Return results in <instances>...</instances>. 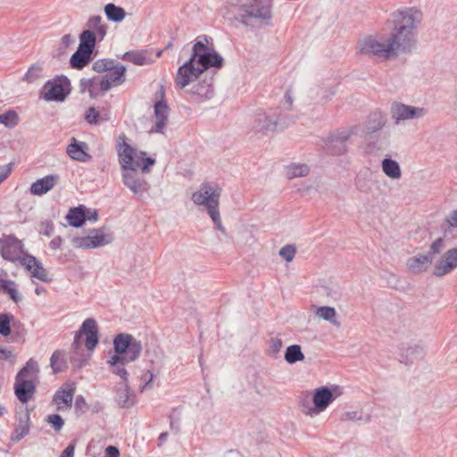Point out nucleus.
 Segmentation results:
<instances>
[{"instance_id":"obj_1","label":"nucleus","mask_w":457,"mask_h":457,"mask_svg":"<svg viewBox=\"0 0 457 457\" xmlns=\"http://www.w3.org/2000/svg\"><path fill=\"white\" fill-rule=\"evenodd\" d=\"M223 59L218 53L202 40H198L193 46L189 60L179 67L175 76V85L179 89H184L210 67L220 68Z\"/></svg>"},{"instance_id":"obj_2","label":"nucleus","mask_w":457,"mask_h":457,"mask_svg":"<svg viewBox=\"0 0 457 457\" xmlns=\"http://www.w3.org/2000/svg\"><path fill=\"white\" fill-rule=\"evenodd\" d=\"M117 154L123 170L124 184L135 194L140 195L143 184V157L128 142L124 134L117 138Z\"/></svg>"},{"instance_id":"obj_3","label":"nucleus","mask_w":457,"mask_h":457,"mask_svg":"<svg viewBox=\"0 0 457 457\" xmlns=\"http://www.w3.org/2000/svg\"><path fill=\"white\" fill-rule=\"evenodd\" d=\"M92 68L96 72H106V74L101 78L98 84L96 79L88 81V92L91 96L96 94L97 86L101 91L105 92L125 81L126 68L114 60H97L93 63Z\"/></svg>"},{"instance_id":"obj_4","label":"nucleus","mask_w":457,"mask_h":457,"mask_svg":"<svg viewBox=\"0 0 457 457\" xmlns=\"http://www.w3.org/2000/svg\"><path fill=\"white\" fill-rule=\"evenodd\" d=\"M221 187L213 182L202 183L199 188L192 194V201L198 206H204L207 213L213 221L215 228L222 234L226 229L222 225L219 211Z\"/></svg>"},{"instance_id":"obj_5","label":"nucleus","mask_w":457,"mask_h":457,"mask_svg":"<svg viewBox=\"0 0 457 457\" xmlns=\"http://www.w3.org/2000/svg\"><path fill=\"white\" fill-rule=\"evenodd\" d=\"M360 54L370 58L386 61L395 57L389 37L383 34H374L362 37L357 43Z\"/></svg>"},{"instance_id":"obj_6","label":"nucleus","mask_w":457,"mask_h":457,"mask_svg":"<svg viewBox=\"0 0 457 457\" xmlns=\"http://www.w3.org/2000/svg\"><path fill=\"white\" fill-rule=\"evenodd\" d=\"M39 372L36 361L29 359L18 372L14 383V394L21 403H27L36 392V379Z\"/></svg>"},{"instance_id":"obj_7","label":"nucleus","mask_w":457,"mask_h":457,"mask_svg":"<svg viewBox=\"0 0 457 457\" xmlns=\"http://www.w3.org/2000/svg\"><path fill=\"white\" fill-rule=\"evenodd\" d=\"M238 15L241 21L246 25L252 21H270L272 17L270 2V0H247L240 5Z\"/></svg>"},{"instance_id":"obj_8","label":"nucleus","mask_w":457,"mask_h":457,"mask_svg":"<svg viewBox=\"0 0 457 457\" xmlns=\"http://www.w3.org/2000/svg\"><path fill=\"white\" fill-rule=\"evenodd\" d=\"M115 354L112 355L108 363L116 364L118 361H133L141 352V345L134 340L129 334H119L113 341Z\"/></svg>"},{"instance_id":"obj_9","label":"nucleus","mask_w":457,"mask_h":457,"mask_svg":"<svg viewBox=\"0 0 457 457\" xmlns=\"http://www.w3.org/2000/svg\"><path fill=\"white\" fill-rule=\"evenodd\" d=\"M343 394L342 389L334 386L331 389L327 386L316 388L313 392V406H304L302 411L310 417H314L324 411L328 405Z\"/></svg>"},{"instance_id":"obj_10","label":"nucleus","mask_w":457,"mask_h":457,"mask_svg":"<svg viewBox=\"0 0 457 457\" xmlns=\"http://www.w3.org/2000/svg\"><path fill=\"white\" fill-rule=\"evenodd\" d=\"M170 108L165 100V89L162 85H158V88L154 95V113L155 122L154 125L148 130V134L159 133L163 135L164 129L167 126L168 116Z\"/></svg>"},{"instance_id":"obj_11","label":"nucleus","mask_w":457,"mask_h":457,"mask_svg":"<svg viewBox=\"0 0 457 457\" xmlns=\"http://www.w3.org/2000/svg\"><path fill=\"white\" fill-rule=\"evenodd\" d=\"M394 48L395 56L400 53H409L416 45V33L405 29L404 27H394L392 33L388 36Z\"/></svg>"},{"instance_id":"obj_12","label":"nucleus","mask_w":457,"mask_h":457,"mask_svg":"<svg viewBox=\"0 0 457 457\" xmlns=\"http://www.w3.org/2000/svg\"><path fill=\"white\" fill-rule=\"evenodd\" d=\"M389 111L390 117L396 126L405 121L420 119L425 115L424 108L408 105L397 101L391 104Z\"/></svg>"},{"instance_id":"obj_13","label":"nucleus","mask_w":457,"mask_h":457,"mask_svg":"<svg viewBox=\"0 0 457 457\" xmlns=\"http://www.w3.org/2000/svg\"><path fill=\"white\" fill-rule=\"evenodd\" d=\"M421 11L415 7H406L396 11L393 14L394 27H404L405 29L414 31L422 21Z\"/></svg>"},{"instance_id":"obj_14","label":"nucleus","mask_w":457,"mask_h":457,"mask_svg":"<svg viewBox=\"0 0 457 457\" xmlns=\"http://www.w3.org/2000/svg\"><path fill=\"white\" fill-rule=\"evenodd\" d=\"M113 240L112 235L104 228L94 229L87 237H75L74 245L81 249H92L106 245Z\"/></svg>"},{"instance_id":"obj_15","label":"nucleus","mask_w":457,"mask_h":457,"mask_svg":"<svg viewBox=\"0 0 457 457\" xmlns=\"http://www.w3.org/2000/svg\"><path fill=\"white\" fill-rule=\"evenodd\" d=\"M352 135V129H344L332 133L323 139L324 148L332 155H343L347 152V141Z\"/></svg>"},{"instance_id":"obj_16","label":"nucleus","mask_w":457,"mask_h":457,"mask_svg":"<svg viewBox=\"0 0 457 457\" xmlns=\"http://www.w3.org/2000/svg\"><path fill=\"white\" fill-rule=\"evenodd\" d=\"M86 335V342L85 345L89 350L92 351L98 344V327L96 321L94 319L88 318L84 320L80 330L75 335L74 341L72 343V347L75 350H79L81 348V335Z\"/></svg>"},{"instance_id":"obj_17","label":"nucleus","mask_w":457,"mask_h":457,"mask_svg":"<svg viewBox=\"0 0 457 457\" xmlns=\"http://www.w3.org/2000/svg\"><path fill=\"white\" fill-rule=\"evenodd\" d=\"M277 128L275 113L260 111L256 112L251 120V129L254 134L266 136L274 132Z\"/></svg>"},{"instance_id":"obj_18","label":"nucleus","mask_w":457,"mask_h":457,"mask_svg":"<svg viewBox=\"0 0 457 457\" xmlns=\"http://www.w3.org/2000/svg\"><path fill=\"white\" fill-rule=\"evenodd\" d=\"M65 84L68 86V82L61 79H55L48 80L41 90L43 98L47 101L62 102L69 94V89L65 88Z\"/></svg>"},{"instance_id":"obj_19","label":"nucleus","mask_w":457,"mask_h":457,"mask_svg":"<svg viewBox=\"0 0 457 457\" xmlns=\"http://www.w3.org/2000/svg\"><path fill=\"white\" fill-rule=\"evenodd\" d=\"M75 391L76 384L72 381H67L59 387L53 397L57 411H65L71 408Z\"/></svg>"},{"instance_id":"obj_20","label":"nucleus","mask_w":457,"mask_h":457,"mask_svg":"<svg viewBox=\"0 0 457 457\" xmlns=\"http://www.w3.org/2000/svg\"><path fill=\"white\" fill-rule=\"evenodd\" d=\"M0 252L4 259L21 262L23 253L21 241L13 236H7L0 238Z\"/></svg>"},{"instance_id":"obj_21","label":"nucleus","mask_w":457,"mask_h":457,"mask_svg":"<svg viewBox=\"0 0 457 457\" xmlns=\"http://www.w3.org/2000/svg\"><path fill=\"white\" fill-rule=\"evenodd\" d=\"M457 268V247L447 250L438 258L433 267V274L436 277H443Z\"/></svg>"},{"instance_id":"obj_22","label":"nucleus","mask_w":457,"mask_h":457,"mask_svg":"<svg viewBox=\"0 0 457 457\" xmlns=\"http://www.w3.org/2000/svg\"><path fill=\"white\" fill-rule=\"evenodd\" d=\"M189 94L191 95L193 101L198 104L212 99L214 96L212 79L210 78L209 79H203L202 81L193 85Z\"/></svg>"},{"instance_id":"obj_23","label":"nucleus","mask_w":457,"mask_h":457,"mask_svg":"<svg viewBox=\"0 0 457 457\" xmlns=\"http://www.w3.org/2000/svg\"><path fill=\"white\" fill-rule=\"evenodd\" d=\"M66 153L70 158L80 162L91 161L92 156L88 153V145L84 141H79L75 137L71 138L67 145Z\"/></svg>"},{"instance_id":"obj_24","label":"nucleus","mask_w":457,"mask_h":457,"mask_svg":"<svg viewBox=\"0 0 457 457\" xmlns=\"http://www.w3.org/2000/svg\"><path fill=\"white\" fill-rule=\"evenodd\" d=\"M21 264L23 265L30 273L31 277L43 282H50L51 278L48 273L34 256L26 254L21 259Z\"/></svg>"},{"instance_id":"obj_25","label":"nucleus","mask_w":457,"mask_h":457,"mask_svg":"<svg viewBox=\"0 0 457 457\" xmlns=\"http://www.w3.org/2000/svg\"><path fill=\"white\" fill-rule=\"evenodd\" d=\"M59 179L60 177L57 174L45 176L31 184L29 192L33 195H43L53 189Z\"/></svg>"},{"instance_id":"obj_26","label":"nucleus","mask_w":457,"mask_h":457,"mask_svg":"<svg viewBox=\"0 0 457 457\" xmlns=\"http://www.w3.org/2000/svg\"><path fill=\"white\" fill-rule=\"evenodd\" d=\"M432 256L428 254H418L408 259L406 265L410 271L420 274L428 270L432 264Z\"/></svg>"},{"instance_id":"obj_27","label":"nucleus","mask_w":457,"mask_h":457,"mask_svg":"<svg viewBox=\"0 0 457 457\" xmlns=\"http://www.w3.org/2000/svg\"><path fill=\"white\" fill-rule=\"evenodd\" d=\"M154 359H150L151 369L147 370V373L145 374V389H152L154 388V378L159 374L160 370L162 368V354L160 351H154Z\"/></svg>"},{"instance_id":"obj_28","label":"nucleus","mask_w":457,"mask_h":457,"mask_svg":"<svg viewBox=\"0 0 457 457\" xmlns=\"http://www.w3.org/2000/svg\"><path fill=\"white\" fill-rule=\"evenodd\" d=\"M30 429V419L29 413L26 411L24 413L20 415L18 425L11 436L12 441H20L25 436H27Z\"/></svg>"},{"instance_id":"obj_29","label":"nucleus","mask_w":457,"mask_h":457,"mask_svg":"<svg viewBox=\"0 0 457 457\" xmlns=\"http://www.w3.org/2000/svg\"><path fill=\"white\" fill-rule=\"evenodd\" d=\"M386 123V116L379 111L371 112L365 123L367 133H375L380 130Z\"/></svg>"},{"instance_id":"obj_30","label":"nucleus","mask_w":457,"mask_h":457,"mask_svg":"<svg viewBox=\"0 0 457 457\" xmlns=\"http://www.w3.org/2000/svg\"><path fill=\"white\" fill-rule=\"evenodd\" d=\"M91 55L92 54L88 51L78 47L77 51L71 57V66L79 70L86 67L91 60Z\"/></svg>"},{"instance_id":"obj_31","label":"nucleus","mask_w":457,"mask_h":457,"mask_svg":"<svg viewBox=\"0 0 457 457\" xmlns=\"http://www.w3.org/2000/svg\"><path fill=\"white\" fill-rule=\"evenodd\" d=\"M66 220L68 223L74 228L81 227L87 220L85 208L83 206H79L70 209L66 215Z\"/></svg>"},{"instance_id":"obj_32","label":"nucleus","mask_w":457,"mask_h":457,"mask_svg":"<svg viewBox=\"0 0 457 457\" xmlns=\"http://www.w3.org/2000/svg\"><path fill=\"white\" fill-rule=\"evenodd\" d=\"M381 168L383 172L392 179H399L402 177L399 163L391 158H385L381 162Z\"/></svg>"},{"instance_id":"obj_33","label":"nucleus","mask_w":457,"mask_h":457,"mask_svg":"<svg viewBox=\"0 0 457 457\" xmlns=\"http://www.w3.org/2000/svg\"><path fill=\"white\" fill-rule=\"evenodd\" d=\"M98 36L91 29L84 30L79 36V47L93 53Z\"/></svg>"},{"instance_id":"obj_34","label":"nucleus","mask_w":457,"mask_h":457,"mask_svg":"<svg viewBox=\"0 0 457 457\" xmlns=\"http://www.w3.org/2000/svg\"><path fill=\"white\" fill-rule=\"evenodd\" d=\"M87 27L98 36L99 40H103L106 35L107 26L103 23L102 17L99 15L90 17Z\"/></svg>"},{"instance_id":"obj_35","label":"nucleus","mask_w":457,"mask_h":457,"mask_svg":"<svg viewBox=\"0 0 457 457\" xmlns=\"http://www.w3.org/2000/svg\"><path fill=\"white\" fill-rule=\"evenodd\" d=\"M287 177L290 179L305 177L310 172V168L304 163H291L287 166Z\"/></svg>"},{"instance_id":"obj_36","label":"nucleus","mask_w":457,"mask_h":457,"mask_svg":"<svg viewBox=\"0 0 457 457\" xmlns=\"http://www.w3.org/2000/svg\"><path fill=\"white\" fill-rule=\"evenodd\" d=\"M104 12L109 21L120 22L126 15L125 10L114 4H107L104 6Z\"/></svg>"},{"instance_id":"obj_37","label":"nucleus","mask_w":457,"mask_h":457,"mask_svg":"<svg viewBox=\"0 0 457 457\" xmlns=\"http://www.w3.org/2000/svg\"><path fill=\"white\" fill-rule=\"evenodd\" d=\"M0 287L4 293L9 295L10 298L13 302L19 303L21 300V296L18 293L16 283L14 281L0 279Z\"/></svg>"},{"instance_id":"obj_38","label":"nucleus","mask_w":457,"mask_h":457,"mask_svg":"<svg viewBox=\"0 0 457 457\" xmlns=\"http://www.w3.org/2000/svg\"><path fill=\"white\" fill-rule=\"evenodd\" d=\"M285 360L290 364L303 361L304 354L301 350V346L299 345L288 346L285 353Z\"/></svg>"},{"instance_id":"obj_39","label":"nucleus","mask_w":457,"mask_h":457,"mask_svg":"<svg viewBox=\"0 0 457 457\" xmlns=\"http://www.w3.org/2000/svg\"><path fill=\"white\" fill-rule=\"evenodd\" d=\"M50 364L54 373L63 371L67 367L64 353L55 351L51 356Z\"/></svg>"},{"instance_id":"obj_40","label":"nucleus","mask_w":457,"mask_h":457,"mask_svg":"<svg viewBox=\"0 0 457 457\" xmlns=\"http://www.w3.org/2000/svg\"><path fill=\"white\" fill-rule=\"evenodd\" d=\"M288 111L284 108L278 114L275 113L277 127L279 126L281 129H285L295 123L296 115L288 113Z\"/></svg>"},{"instance_id":"obj_41","label":"nucleus","mask_w":457,"mask_h":457,"mask_svg":"<svg viewBox=\"0 0 457 457\" xmlns=\"http://www.w3.org/2000/svg\"><path fill=\"white\" fill-rule=\"evenodd\" d=\"M404 354L406 358V363L422 359L424 357L425 352L422 346L419 345H415L412 346H409L404 350Z\"/></svg>"},{"instance_id":"obj_42","label":"nucleus","mask_w":457,"mask_h":457,"mask_svg":"<svg viewBox=\"0 0 457 457\" xmlns=\"http://www.w3.org/2000/svg\"><path fill=\"white\" fill-rule=\"evenodd\" d=\"M85 120L90 125H98L109 120L107 116H101L95 107H89L85 113Z\"/></svg>"},{"instance_id":"obj_43","label":"nucleus","mask_w":457,"mask_h":457,"mask_svg":"<svg viewBox=\"0 0 457 457\" xmlns=\"http://www.w3.org/2000/svg\"><path fill=\"white\" fill-rule=\"evenodd\" d=\"M315 314L324 320L329 321L332 324H337L336 320V310L330 306H322L317 308Z\"/></svg>"},{"instance_id":"obj_44","label":"nucleus","mask_w":457,"mask_h":457,"mask_svg":"<svg viewBox=\"0 0 457 457\" xmlns=\"http://www.w3.org/2000/svg\"><path fill=\"white\" fill-rule=\"evenodd\" d=\"M341 420L343 421H363L368 422L370 420V416L363 415L362 411L360 410L348 411L342 414Z\"/></svg>"},{"instance_id":"obj_45","label":"nucleus","mask_w":457,"mask_h":457,"mask_svg":"<svg viewBox=\"0 0 457 457\" xmlns=\"http://www.w3.org/2000/svg\"><path fill=\"white\" fill-rule=\"evenodd\" d=\"M3 124L9 129L14 128L19 122V116L14 111H8L2 114Z\"/></svg>"},{"instance_id":"obj_46","label":"nucleus","mask_w":457,"mask_h":457,"mask_svg":"<svg viewBox=\"0 0 457 457\" xmlns=\"http://www.w3.org/2000/svg\"><path fill=\"white\" fill-rule=\"evenodd\" d=\"M121 59L136 65H143V54L139 51L127 52L122 55Z\"/></svg>"},{"instance_id":"obj_47","label":"nucleus","mask_w":457,"mask_h":457,"mask_svg":"<svg viewBox=\"0 0 457 457\" xmlns=\"http://www.w3.org/2000/svg\"><path fill=\"white\" fill-rule=\"evenodd\" d=\"M295 253L296 247L294 245H286L278 252L279 256L282 257L287 262L293 261Z\"/></svg>"},{"instance_id":"obj_48","label":"nucleus","mask_w":457,"mask_h":457,"mask_svg":"<svg viewBox=\"0 0 457 457\" xmlns=\"http://www.w3.org/2000/svg\"><path fill=\"white\" fill-rule=\"evenodd\" d=\"M46 422L53 426L55 432L62 430L64 421L59 414H51L46 417Z\"/></svg>"},{"instance_id":"obj_49","label":"nucleus","mask_w":457,"mask_h":457,"mask_svg":"<svg viewBox=\"0 0 457 457\" xmlns=\"http://www.w3.org/2000/svg\"><path fill=\"white\" fill-rule=\"evenodd\" d=\"M10 317L8 314L2 313L0 314V335L4 337H7L11 333L10 328Z\"/></svg>"},{"instance_id":"obj_50","label":"nucleus","mask_w":457,"mask_h":457,"mask_svg":"<svg viewBox=\"0 0 457 457\" xmlns=\"http://www.w3.org/2000/svg\"><path fill=\"white\" fill-rule=\"evenodd\" d=\"M129 362V361H118L116 364H112V363H109V364L112 368V372L120 376L121 378H123L125 380L126 377H127V371L124 369V365Z\"/></svg>"},{"instance_id":"obj_51","label":"nucleus","mask_w":457,"mask_h":457,"mask_svg":"<svg viewBox=\"0 0 457 457\" xmlns=\"http://www.w3.org/2000/svg\"><path fill=\"white\" fill-rule=\"evenodd\" d=\"M42 69L39 66H31L26 72L24 79L28 82H33L41 75Z\"/></svg>"},{"instance_id":"obj_52","label":"nucleus","mask_w":457,"mask_h":457,"mask_svg":"<svg viewBox=\"0 0 457 457\" xmlns=\"http://www.w3.org/2000/svg\"><path fill=\"white\" fill-rule=\"evenodd\" d=\"M74 408L77 415H81L87 410V403L82 395L76 397Z\"/></svg>"},{"instance_id":"obj_53","label":"nucleus","mask_w":457,"mask_h":457,"mask_svg":"<svg viewBox=\"0 0 457 457\" xmlns=\"http://www.w3.org/2000/svg\"><path fill=\"white\" fill-rule=\"evenodd\" d=\"M444 247V239L442 237H438L430 245L428 254L433 257L435 254L439 253Z\"/></svg>"},{"instance_id":"obj_54","label":"nucleus","mask_w":457,"mask_h":457,"mask_svg":"<svg viewBox=\"0 0 457 457\" xmlns=\"http://www.w3.org/2000/svg\"><path fill=\"white\" fill-rule=\"evenodd\" d=\"M12 170V163L0 166V184L3 183L11 175Z\"/></svg>"},{"instance_id":"obj_55","label":"nucleus","mask_w":457,"mask_h":457,"mask_svg":"<svg viewBox=\"0 0 457 457\" xmlns=\"http://www.w3.org/2000/svg\"><path fill=\"white\" fill-rule=\"evenodd\" d=\"M162 54V50H156L154 52V57L152 56V50H145V64L153 63L155 62L156 59H158Z\"/></svg>"},{"instance_id":"obj_56","label":"nucleus","mask_w":457,"mask_h":457,"mask_svg":"<svg viewBox=\"0 0 457 457\" xmlns=\"http://www.w3.org/2000/svg\"><path fill=\"white\" fill-rule=\"evenodd\" d=\"M282 348V340L278 337H273L270 341V349L273 353H278Z\"/></svg>"},{"instance_id":"obj_57","label":"nucleus","mask_w":457,"mask_h":457,"mask_svg":"<svg viewBox=\"0 0 457 457\" xmlns=\"http://www.w3.org/2000/svg\"><path fill=\"white\" fill-rule=\"evenodd\" d=\"M120 453L118 447L109 445L104 450V457H120Z\"/></svg>"},{"instance_id":"obj_58","label":"nucleus","mask_w":457,"mask_h":457,"mask_svg":"<svg viewBox=\"0 0 457 457\" xmlns=\"http://www.w3.org/2000/svg\"><path fill=\"white\" fill-rule=\"evenodd\" d=\"M445 223L452 228H457V209L449 214L445 220Z\"/></svg>"},{"instance_id":"obj_59","label":"nucleus","mask_w":457,"mask_h":457,"mask_svg":"<svg viewBox=\"0 0 457 457\" xmlns=\"http://www.w3.org/2000/svg\"><path fill=\"white\" fill-rule=\"evenodd\" d=\"M75 445H69L59 457H74Z\"/></svg>"},{"instance_id":"obj_60","label":"nucleus","mask_w":457,"mask_h":457,"mask_svg":"<svg viewBox=\"0 0 457 457\" xmlns=\"http://www.w3.org/2000/svg\"><path fill=\"white\" fill-rule=\"evenodd\" d=\"M13 358V354L11 351L6 348L0 346V360H12Z\"/></svg>"},{"instance_id":"obj_61","label":"nucleus","mask_w":457,"mask_h":457,"mask_svg":"<svg viewBox=\"0 0 457 457\" xmlns=\"http://www.w3.org/2000/svg\"><path fill=\"white\" fill-rule=\"evenodd\" d=\"M170 426L172 431L179 433L180 431L179 419H174L173 417H170Z\"/></svg>"},{"instance_id":"obj_62","label":"nucleus","mask_w":457,"mask_h":457,"mask_svg":"<svg viewBox=\"0 0 457 457\" xmlns=\"http://www.w3.org/2000/svg\"><path fill=\"white\" fill-rule=\"evenodd\" d=\"M293 101V97L288 93H287L285 96L284 103L285 110H292Z\"/></svg>"},{"instance_id":"obj_63","label":"nucleus","mask_w":457,"mask_h":457,"mask_svg":"<svg viewBox=\"0 0 457 457\" xmlns=\"http://www.w3.org/2000/svg\"><path fill=\"white\" fill-rule=\"evenodd\" d=\"M154 162L155 160L154 158L145 156V173L150 170V167L154 165Z\"/></svg>"},{"instance_id":"obj_64","label":"nucleus","mask_w":457,"mask_h":457,"mask_svg":"<svg viewBox=\"0 0 457 457\" xmlns=\"http://www.w3.org/2000/svg\"><path fill=\"white\" fill-rule=\"evenodd\" d=\"M62 244V238L57 237L51 240L50 242V247L54 250L58 249L61 246Z\"/></svg>"}]
</instances>
